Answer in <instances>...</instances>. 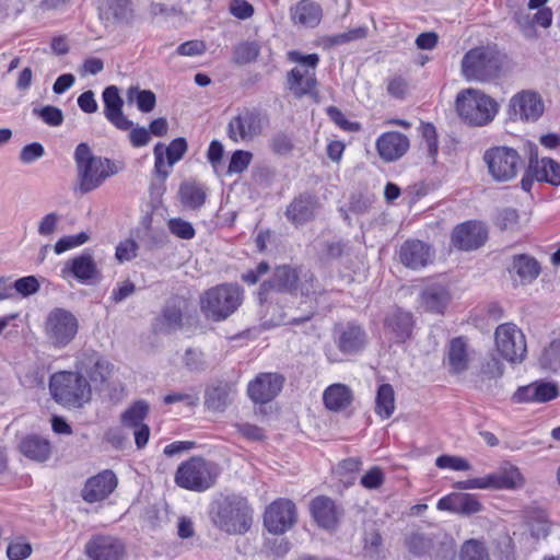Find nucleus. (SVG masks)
I'll return each mask as SVG.
<instances>
[{"label": "nucleus", "instance_id": "obj_26", "mask_svg": "<svg viewBox=\"0 0 560 560\" xmlns=\"http://www.w3.org/2000/svg\"><path fill=\"white\" fill-rule=\"evenodd\" d=\"M187 151V142H170L166 145L158 142L154 148V170L163 179L170 174L172 166L179 161Z\"/></svg>", "mask_w": 560, "mask_h": 560}, {"label": "nucleus", "instance_id": "obj_23", "mask_svg": "<svg viewBox=\"0 0 560 560\" xmlns=\"http://www.w3.org/2000/svg\"><path fill=\"white\" fill-rule=\"evenodd\" d=\"M311 515L323 529L335 530L338 527L341 511L335 501L326 495H318L310 503Z\"/></svg>", "mask_w": 560, "mask_h": 560}, {"label": "nucleus", "instance_id": "obj_13", "mask_svg": "<svg viewBox=\"0 0 560 560\" xmlns=\"http://www.w3.org/2000/svg\"><path fill=\"white\" fill-rule=\"evenodd\" d=\"M79 328L77 317L65 308H54L47 316L45 330L50 342L63 348L75 337Z\"/></svg>", "mask_w": 560, "mask_h": 560}, {"label": "nucleus", "instance_id": "obj_28", "mask_svg": "<svg viewBox=\"0 0 560 560\" xmlns=\"http://www.w3.org/2000/svg\"><path fill=\"white\" fill-rule=\"evenodd\" d=\"M73 276L81 283H88L98 276L96 264L91 254L83 253L69 259L61 269V277Z\"/></svg>", "mask_w": 560, "mask_h": 560}, {"label": "nucleus", "instance_id": "obj_62", "mask_svg": "<svg viewBox=\"0 0 560 560\" xmlns=\"http://www.w3.org/2000/svg\"><path fill=\"white\" fill-rule=\"evenodd\" d=\"M138 245L133 240H125L116 247V258L118 261H129L137 256Z\"/></svg>", "mask_w": 560, "mask_h": 560}, {"label": "nucleus", "instance_id": "obj_46", "mask_svg": "<svg viewBox=\"0 0 560 560\" xmlns=\"http://www.w3.org/2000/svg\"><path fill=\"white\" fill-rule=\"evenodd\" d=\"M148 412L149 405L144 400H138L121 413L120 421L124 427L132 429L144 424Z\"/></svg>", "mask_w": 560, "mask_h": 560}, {"label": "nucleus", "instance_id": "obj_18", "mask_svg": "<svg viewBox=\"0 0 560 560\" xmlns=\"http://www.w3.org/2000/svg\"><path fill=\"white\" fill-rule=\"evenodd\" d=\"M488 237L486 226L476 221L458 224L452 232V244L462 250H472L482 246Z\"/></svg>", "mask_w": 560, "mask_h": 560}, {"label": "nucleus", "instance_id": "obj_22", "mask_svg": "<svg viewBox=\"0 0 560 560\" xmlns=\"http://www.w3.org/2000/svg\"><path fill=\"white\" fill-rule=\"evenodd\" d=\"M413 315L401 308L389 312L384 319V330L396 343H404L408 340L413 330Z\"/></svg>", "mask_w": 560, "mask_h": 560}, {"label": "nucleus", "instance_id": "obj_37", "mask_svg": "<svg viewBox=\"0 0 560 560\" xmlns=\"http://www.w3.org/2000/svg\"><path fill=\"white\" fill-rule=\"evenodd\" d=\"M323 400L327 409L340 411L351 405L353 393L347 385L336 383L325 389Z\"/></svg>", "mask_w": 560, "mask_h": 560}, {"label": "nucleus", "instance_id": "obj_56", "mask_svg": "<svg viewBox=\"0 0 560 560\" xmlns=\"http://www.w3.org/2000/svg\"><path fill=\"white\" fill-rule=\"evenodd\" d=\"M34 113L47 125L57 127L63 121V114L61 109L55 106H44L40 109H34Z\"/></svg>", "mask_w": 560, "mask_h": 560}, {"label": "nucleus", "instance_id": "obj_60", "mask_svg": "<svg viewBox=\"0 0 560 560\" xmlns=\"http://www.w3.org/2000/svg\"><path fill=\"white\" fill-rule=\"evenodd\" d=\"M530 534L533 537L540 539L546 538L550 532L549 522L544 512H538L529 522Z\"/></svg>", "mask_w": 560, "mask_h": 560}, {"label": "nucleus", "instance_id": "obj_43", "mask_svg": "<svg viewBox=\"0 0 560 560\" xmlns=\"http://www.w3.org/2000/svg\"><path fill=\"white\" fill-rule=\"evenodd\" d=\"M499 490H515L524 486L525 479L514 465H505L498 470Z\"/></svg>", "mask_w": 560, "mask_h": 560}, {"label": "nucleus", "instance_id": "obj_17", "mask_svg": "<svg viewBox=\"0 0 560 560\" xmlns=\"http://www.w3.org/2000/svg\"><path fill=\"white\" fill-rule=\"evenodd\" d=\"M284 377L277 373H260L247 386L248 397L255 404H267L281 392Z\"/></svg>", "mask_w": 560, "mask_h": 560}, {"label": "nucleus", "instance_id": "obj_27", "mask_svg": "<svg viewBox=\"0 0 560 560\" xmlns=\"http://www.w3.org/2000/svg\"><path fill=\"white\" fill-rule=\"evenodd\" d=\"M436 508L463 515H472L482 510V504L475 494L454 492L441 498Z\"/></svg>", "mask_w": 560, "mask_h": 560}, {"label": "nucleus", "instance_id": "obj_4", "mask_svg": "<svg viewBox=\"0 0 560 560\" xmlns=\"http://www.w3.org/2000/svg\"><path fill=\"white\" fill-rule=\"evenodd\" d=\"M243 303V290L235 283L212 287L200 295V310L207 319L222 322Z\"/></svg>", "mask_w": 560, "mask_h": 560}, {"label": "nucleus", "instance_id": "obj_30", "mask_svg": "<svg viewBox=\"0 0 560 560\" xmlns=\"http://www.w3.org/2000/svg\"><path fill=\"white\" fill-rule=\"evenodd\" d=\"M260 130V120L258 115L250 110H243L235 116L229 124V137L231 140H237L241 138H254Z\"/></svg>", "mask_w": 560, "mask_h": 560}, {"label": "nucleus", "instance_id": "obj_5", "mask_svg": "<svg viewBox=\"0 0 560 560\" xmlns=\"http://www.w3.org/2000/svg\"><path fill=\"white\" fill-rule=\"evenodd\" d=\"M498 109L492 97L476 89L463 90L456 96V110L470 126H486L494 119Z\"/></svg>", "mask_w": 560, "mask_h": 560}, {"label": "nucleus", "instance_id": "obj_45", "mask_svg": "<svg viewBox=\"0 0 560 560\" xmlns=\"http://www.w3.org/2000/svg\"><path fill=\"white\" fill-rule=\"evenodd\" d=\"M129 103H136L138 109L142 113H150L153 110L156 97L150 90H140L138 86H130L126 93Z\"/></svg>", "mask_w": 560, "mask_h": 560}, {"label": "nucleus", "instance_id": "obj_6", "mask_svg": "<svg viewBox=\"0 0 560 560\" xmlns=\"http://www.w3.org/2000/svg\"><path fill=\"white\" fill-rule=\"evenodd\" d=\"M49 389L54 399L66 407L79 408L91 399V386L77 372L61 371L51 375Z\"/></svg>", "mask_w": 560, "mask_h": 560}, {"label": "nucleus", "instance_id": "obj_63", "mask_svg": "<svg viewBox=\"0 0 560 560\" xmlns=\"http://www.w3.org/2000/svg\"><path fill=\"white\" fill-rule=\"evenodd\" d=\"M384 482V474L377 466L372 467L361 478V485L366 489H377Z\"/></svg>", "mask_w": 560, "mask_h": 560}, {"label": "nucleus", "instance_id": "obj_8", "mask_svg": "<svg viewBox=\"0 0 560 560\" xmlns=\"http://www.w3.org/2000/svg\"><path fill=\"white\" fill-rule=\"evenodd\" d=\"M289 60L299 66L288 73L289 90L296 96L311 95L315 92L316 68L319 63L317 54L303 55L300 51L292 50L288 54Z\"/></svg>", "mask_w": 560, "mask_h": 560}, {"label": "nucleus", "instance_id": "obj_25", "mask_svg": "<svg viewBox=\"0 0 560 560\" xmlns=\"http://www.w3.org/2000/svg\"><path fill=\"white\" fill-rule=\"evenodd\" d=\"M125 547L112 536H96L85 545V553L92 560H120Z\"/></svg>", "mask_w": 560, "mask_h": 560}, {"label": "nucleus", "instance_id": "obj_2", "mask_svg": "<svg viewBox=\"0 0 560 560\" xmlns=\"http://www.w3.org/2000/svg\"><path fill=\"white\" fill-rule=\"evenodd\" d=\"M209 515L215 527L230 535L245 534L253 523V511L247 500L236 494L214 501Z\"/></svg>", "mask_w": 560, "mask_h": 560}, {"label": "nucleus", "instance_id": "obj_10", "mask_svg": "<svg viewBox=\"0 0 560 560\" xmlns=\"http://www.w3.org/2000/svg\"><path fill=\"white\" fill-rule=\"evenodd\" d=\"M299 271L289 265H281L275 268L270 279L264 281L258 290L257 296L260 305L278 302L281 293L293 294L298 289Z\"/></svg>", "mask_w": 560, "mask_h": 560}, {"label": "nucleus", "instance_id": "obj_64", "mask_svg": "<svg viewBox=\"0 0 560 560\" xmlns=\"http://www.w3.org/2000/svg\"><path fill=\"white\" fill-rule=\"evenodd\" d=\"M229 10L233 16L240 20H247L254 14V7L246 0H232Z\"/></svg>", "mask_w": 560, "mask_h": 560}, {"label": "nucleus", "instance_id": "obj_39", "mask_svg": "<svg viewBox=\"0 0 560 560\" xmlns=\"http://www.w3.org/2000/svg\"><path fill=\"white\" fill-rule=\"evenodd\" d=\"M232 387L228 383H219L206 390L205 405L213 411H223L230 404Z\"/></svg>", "mask_w": 560, "mask_h": 560}, {"label": "nucleus", "instance_id": "obj_54", "mask_svg": "<svg viewBox=\"0 0 560 560\" xmlns=\"http://www.w3.org/2000/svg\"><path fill=\"white\" fill-rule=\"evenodd\" d=\"M503 371L504 366L502 362L493 354L487 357L482 361L480 368V374L488 380L501 377L503 375Z\"/></svg>", "mask_w": 560, "mask_h": 560}, {"label": "nucleus", "instance_id": "obj_7", "mask_svg": "<svg viewBox=\"0 0 560 560\" xmlns=\"http://www.w3.org/2000/svg\"><path fill=\"white\" fill-rule=\"evenodd\" d=\"M218 476L217 464L194 456L178 466L175 472V482L183 489L203 492L215 483Z\"/></svg>", "mask_w": 560, "mask_h": 560}, {"label": "nucleus", "instance_id": "obj_35", "mask_svg": "<svg viewBox=\"0 0 560 560\" xmlns=\"http://www.w3.org/2000/svg\"><path fill=\"white\" fill-rule=\"evenodd\" d=\"M509 271L511 275H516L521 279L522 284H527L538 278L541 268L536 258L526 254H518L512 257Z\"/></svg>", "mask_w": 560, "mask_h": 560}, {"label": "nucleus", "instance_id": "obj_53", "mask_svg": "<svg viewBox=\"0 0 560 560\" xmlns=\"http://www.w3.org/2000/svg\"><path fill=\"white\" fill-rule=\"evenodd\" d=\"M538 393L537 383L535 381L528 385L520 386L511 399L515 404H541Z\"/></svg>", "mask_w": 560, "mask_h": 560}, {"label": "nucleus", "instance_id": "obj_40", "mask_svg": "<svg viewBox=\"0 0 560 560\" xmlns=\"http://www.w3.org/2000/svg\"><path fill=\"white\" fill-rule=\"evenodd\" d=\"M395 410V392L390 384H382L376 393L375 412L383 419H388Z\"/></svg>", "mask_w": 560, "mask_h": 560}, {"label": "nucleus", "instance_id": "obj_48", "mask_svg": "<svg viewBox=\"0 0 560 560\" xmlns=\"http://www.w3.org/2000/svg\"><path fill=\"white\" fill-rule=\"evenodd\" d=\"M459 560H490L489 550L485 541L468 539L460 548Z\"/></svg>", "mask_w": 560, "mask_h": 560}, {"label": "nucleus", "instance_id": "obj_38", "mask_svg": "<svg viewBox=\"0 0 560 560\" xmlns=\"http://www.w3.org/2000/svg\"><path fill=\"white\" fill-rule=\"evenodd\" d=\"M447 359L452 373L459 374L467 369V343L464 337H457L451 341Z\"/></svg>", "mask_w": 560, "mask_h": 560}, {"label": "nucleus", "instance_id": "obj_34", "mask_svg": "<svg viewBox=\"0 0 560 560\" xmlns=\"http://www.w3.org/2000/svg\"><path fill=\"white\" fill-rule=\"evenodd\" d=\"M451 300L448 290L438 283L427 285L420 295L421 306L435 314H442Z\"/></svg>", "mask_w": 560, "mask_h": 560}, {"label": "nucleus", "instance_id": "obj_47", "mask_svg": "<svg viewBox=\"0 0 560 560\" xmlns=\"http://www.w3.org/2000/svg\"><path fill=\"white\" fill-rule=\"evenodd\" d=\"M182 364L190 373L206 371L208 364L203 351L199 348L189 347L182 354Z\"/></svg>", "mask_w": 560, "mask_h": 560}, {"label": "nucleus", "instance_id": "obj_52", "mask_svg": "<svg viewBox=\"0 0 560 560\" xmlns=\"http://www.w3.org/2000/svg\"><path fill=\"white\" fill-rule=\"evenodd\" d=\"M252 160L253 154L249 151L236 150L230 159L225 174L232 175L243 173L245 170H247Z\"/></svg>", "mask_w": 560, "mask_h": 560}, {"label": "nucleus", "instance_id": "obj_61", "mask_svg": "<svg viewBox=\"0 0 560 560\" xmlns=\"http://www.w3.org/2000/svg\"><path fill=\"white\" fill-rule=\"evenodd\" d=\"M536 383L541 404L553 400L560 395L559 386L556 382L540 380L536 381Z\"/></svg>", "mask_w": 560, "mask_h": 560}, {"label": "nucleus", "instance_id": "obj_33", "mask_svg": "<svg viewBox=\"0 0 560 560\" xmlns=\"http://www.w3.org/2000/svg\"><path fill=\"white\" fill-rule=\"evenodd\" d=\"M80 365L92 382H105L113 370V365L95 351H85Z\"/></svg>", "mask_w": 560, "mask_h": 560}, {"label": "nucleus", "instance_id": "obj_36", "mask_svg": "<svg viewBox=\"0 0 560 560\" xmlns=\"http://www.w3.org/2000/svg\"><path fill=\"white\" fill-rule=\"evenodd\" d=\"M19 448L25 457L39 463L46 462L51 454L49 441L36 434L23 438Z\"/></svg>", "mask_w": 560, "mask_h": 560}, {"label": "nucleus", "instance_id": "obj_55", "mask_svg": "<svg viewBox=\"0 0 560 560\" xmlns=\"http://www.w3.org/2000/svg\"><path fill=\"white\" fill-rule=\"evenodd\" d=\"M223 155L224 149L222 142H210L207 156L217 175H221L224 171Z\"/></svg>", "mask_w": 560, "mask_h": 560}, {"label": "nucleus", "instance_id": "obj_41", "mask_svg": "<svg viewBox=\"0 0 560 560\" xmlns=\"http://www.w3.org/2000/svg\"><path fill=\"white\" fill-rule=\"evenodd\" d=\"M539 363L542 369L551 372L560 370V332L552 334L550 342L539 358Z\"/></svg>", "mask_w": 560, "mask_h": 560}, {"label": "nucleus", "instance_id": "obj_29", "mask_svg": "<svg viewBox=\"0 0 560 560\" xmlns=\"http://www.w3.org/2000/svg\"><path fill=\"white\" fill-rule=\"evenodd\" d=\"M100 16L105 27L128 25L132 20V9L129 0H106Z\"/></svg>", "mask_w": 560, "mask_h": 560}, {"label": "nucleus", "instance_id": "obj_1", "mask_svg": "<svg viewBox=\"0 0 560 560\" xmlns=\"http://www.w3.org/2000/svg\"><path fill=\"white\" fill-rule=\"evenodd\" d=\"M77 166L75 189L82 195L98 188L108 177L117 174L119 167L107 158L95 155L85 142L74 151Z\"/></svg>", "mask_w": 560, "mask_h": 560}, {"label": "nucleus", "instance_id": "obj_15", "mask_svg": "<svg viewBox=\"0 0 560 560\" xmlns=\"http://www.w3.org/2000/svg\"><path fill=\"white\" fill-rule=\"evenodd\" d=\"M298 521V511L293 501L279 498L271 502L264 513V526L272 535H282Z\"/></svg>", "mask_w": 560, "mask_h": 560}, {"label": "nucleus", "instance_id": "obj_24", "mask_svg": "<svg viewBox=\"0 0 560 560\" xmlns=\"http://www.w3.org/2000/svg\"><path fill=\"white\" fill-rule=\"evenodd\" d=\"M104 103V116L117 129L127 131L131 128L132 121L122 113L124 101L120 97L119 90L115 85H109L102 93Z\"/></svg>", "mask_w": 560, "mask_h": 560}, {"label": "nucleus", "instance_id": "obj_32", "mask_svg": "<svg viewBox=\"0 0 560 560\" xmlns=\"http://www.w3.org/2000/svg\"><path fill=\"white\" fill-rule=\"evenodd\" d=\"M442 537L446 538V535L442 532L424 533L417 530L406 537V546L417 557L430 556L436 544L445 545L441 540Z\"/></svg>", "mask_w": 560, "mask_h": 560}, {"label": "nucleus", "instance_id": "obj_14", "mask_svg": "<svg viewBox=\"0 0 560 560\" xmlns=\"http://www.w3.org/2000/svg\"><path fill=\"white\" fill-rule=\"evenodd\" d=\"M331 335L335 346L343 355L359 354L369 342L366 330L355 320L335 324Z\"/></svg>", "mask_w": 560, "mask_h": 560}, {"label": "nucleus", "instance_id": "obj_11", "mask_svg": "<svg viewBox=\"0 0 560 560\" xmlns=\"http://www.w3.org/2000/svg\"><path fill=\"white\" fill-rule=\"evenodd\" d=\"M534 182L546 183L551 186H560V163L551 158H539L530 153L528 164L521 180L524 191L532 190Z\"/></svg>", "mask_w": 560, "mask_h": 560}, {"label": "nucleus", "instance_id": "obj_58", "mask_svg": "<svg viewBox=\"0 0 560 560\" xmlns=\"http://www.w3.org/2000/svg\"><path fill=\"white\" fill-rule=\"evenodd\" d=\"M435 465L442 469L448 468L456 471H464L470 468V465L466 459L451 455L439 456L435 460Z\"/></svg>", "mask_w": 560, "mask_h": 560}, {"label": "nucleus", "instance_id": "obj_19", "mask_svg": "<svg viewBox=\"0 0 560 560\" xmlns=\"http://www.w3.org/2000/svg\"><path fill=\"white\" fill-rule=\"evenodd\" d=\"M118 485L115 472L105 469L89 478L81 491L82 499L88 503H95L107 499Z\"/></svg>", "mask_w": 560, "mask_h": 560}, {"label": "nucleus", "instance_id": "obj_16", "mask_svg": "<svg viewBox=\"0 0 560 560\" xmlns=\"http://www.w3.org/2000/svg\"><path fill=\"white\" fill-rule=\"evenodd\" d=\"M545 110L541 96L530 90H524L510 98L508 115L511 120L533 122L536 121Z\"/></svg>", "mask_w": 560, "mask_h": 560}, {"label": "nucleus", "instance_id": "obj_59", "mask_svg": "<svg viewBox=\"0 0 560 560\" xmlns=\"http://www.w3.org/2000/svg\"><path fill=\"white\" fill-rule=\"evenodd\" d=\"M168 229L174 235L183 240H191L195 236V229L191 223L179 218L171 219Z\"/></svg>", "mask_w": 560, "mask_h": 560}, {"label": "nucleus", "instance_id": "obj_51", "mask_svg": "<svg viewBox=\"0 0 560 560\" xmlns=\"http://www.w3.org/2000/svg\"><path fill=\"white\" fill-rule=\"evenodd\" d=\"M259 55V45L255 42H244L234 49V61L238 65L249 63Z\"/></svg>", "mask_w": 560, "mask_h": 560}, {"label": "nucleus", "instance_id": "obj_12", "mask_svg": "<svg viewBox=\"0 0 560 560\" xmlns=\"http://www.w3.org/2000/svg\"><path fill=\"white\" fill-rule=\"evenodd\" d=\"M495 347L503 359L521 363L526 357L527 347L523 331L512 323L499 325L494 332Z\"/></svg>", "mask_w": 560, "mask_h": 560}, {"label": "nucleus", "instance_id": "obj_9", "mask_svg": "<svg viewBox=\"0 0 560 560\" xmlns=\"http://www.w3.org/2000/svg\"><path fill=\"white\" fill-rule=\"evenodd\" d=\"M483 161L488 166L489 174L499 183L513 179L523 164L518 152L505 145L487 150Z\"/></svg>", "mask_w": 560, "mask_h": 560}, {"label": "nucleus", "instance_id": "obj_42", "mask_svg": "<svg viewBox=\"0 0 560 560\" xmlns=\"http://www.w3.org/2000/svg\"><path fill=\"white\" fill-rule=\"evenodd\" d=\"M180 201L190 209H199L206 201V191L195 183H184L179 188Z\"/></svg>", "mask_w": 560, "mask_h": 560}, {"label": "nucleus", "instance_id": "obj_49", "mask_svg": "<svg viewBox=\"0 0 560 560\" xmlns=\"http://www.w3.org/2000/svg\"><path fill=\"white\" fill-rule=\"evenodd\" d=\"M363 557L365 560H382L385 557L382 536L377 530L365 533Z\"/></svg>", "mask_w": 560, "mask_h": 560}, {"label": "nucleus", "instance_id": "obj_57", "mask_svg": "<svg viewBox=\"0 0 560 560\" xmlns=\"http://www.w3.org/2000/svg\"><path fill=\"white\" fill-rule=\"evenodd\" d=\"M12 288L22 296H30L38 292L40 284L34 276H26L15 280Z\"/></svg>", "mask_w": 560, "mask_h": 560}, {"label": "nucleus", "instance_id": "obj_3", "mask_svg": "<svg viewBox=\"0 0 560 560\" xmlns=\"http://www.w3.org/2000/svg\"><path fill=\"white\" fill-rule=\"evenodd\" d=\"M505 55L495 45L469 49L462 59V73L467 81L490 82L503 71Z\"/></svg>", "mask_w": 560, "mask_h": 560}, {"label": "nucleus", "instance_id": "obj_44", "mask_svg": "<svg viewBox=\"0 0 560 560\" xmlns=\"http://www.w3.org/2000/svg\"><path fill=\"white\" fill-rule=\"evenodd\" d=\"M159 330L162 332H171L180 329L183 326V313L180 307L176 305H166L158 319Z\"/></svg>", "mask_w": 560, "mask_h": 560}, {"label": "nucleus", "instance_id": "obj_21", "mask_svg": "<svg viewBox=\"0 0 560 560\" xmlns=\"http://www.w3.org/2000/svg\"><path fill=\"white\" fill-rule=\"evenodd\" d=\"M398 256L405 267L418 270L432 262L434 252L420 240H407L400 245Z\"/></svg>", "mask_w": 560, "mask_h": 560}, {"label": "nucleus", "instance_id": "obj_20", "mask_svg": "<svg viewBox=\"0 0 560 560\" xmlns=\"http://www.w3.org/2000/svg\"><path fill=\"white\" fill-rule=\"evenodd\" d=\"M319 208L320 202L316 195L302 192L289 203L285 217L292 224L303 225L315 219Z\"/></svg>", "mask_w": 560, "mask_h": 560}, {"label": "nucleus", "instance_id": "obj_31", "mask_svg": "<svg viewBox=\"0 0 560 560\" xmlns=\"http://www.w3.org/2000/svg\"><path fill=\"white\" fill-rule=\"evenodd\" d=\"M290 16L294 25L314 28L322 21L323 10L312 0H301L290 9Z\"/></svg>", "mask_w": 560, "mask_h": 560}, {"label": "nucleus", "instance_id": "obj_50", "mask_svg": "<svg viewBox=\"0 0 560 560\" xmlns=\"http://www.w3.org/2000/svg\"><path fill=\"white\" fill-rule=\"evenodd\" d=\"M381 159L388 163L400 159L409 149L410 142H375Z\"/></svg>", "mask_w": 560, "mask_h": 560}]
</instances>
